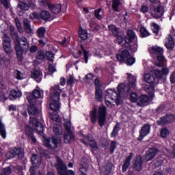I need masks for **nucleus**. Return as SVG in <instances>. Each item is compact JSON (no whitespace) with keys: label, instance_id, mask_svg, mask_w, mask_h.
<instances>
[{"label":"nucleus","instance_id":"nucleus-1","mask_svg":"<svg viewBox=\"0 0 175 175\" xmlns=\"http://www.w3.org/2000/svg\"><path fill=\"white\" fill-rule=\"evenodd\" d=\"M136 87V77H134L131 73H127V81L124 83H120L118 86V91L113 89H108L105 94V103L108 107H111V103L108 100L110 98L112 100L116 103L117 106L122 102V94L124 92H129L131 88Z\"/></svg>","mask_w":175,"mask_h":175},{"label":"nucleus","instance_id":"nucleus-2","mask_svg":"<svg viewBox=\"0 0 175 175\" xmlns=\"http://www.w3.org/2000/svg\"><path fill=\"white\" fill-rule=\"evenodd\" d=\"M28 113L30 116L29 125L34 126L38 133H42L44 131L43 124L38 120V117L40 116V110L38 109L35 104H30L28 107Z\"/></svg>","mask_w":175,"mask_h":175},{"label":"nucleus","instance_id":"nucleus-3","mask_svg":"<svg viewBox=\"0 0 175 175\" xmlns=\"http://www.w3.org/2000/svg\"><path fill=\"white\" fill-rule=\"evenodd\" d=\"M62 92V90L59 88V85H55L51 88L50 99L51 100L50 103V109L53 111H57L59 110L61 104L59 103L60 94Z\"/></svg>","mask_w":175,"mask_h":175},{"label":"nucleus","instance_id":"nucleus-4","mask_svg":"<svg viewBox=\"0 0 175 175\" xmlns=\"http://www.w3.org/2000/svg\"><path fill=\"white\" fill-rule=\"evenodd\" d=\"M106 113L107 109L103 105L100 106L97 111L94 109L90 111V113L91 122L95 123L98 120V125H100V126H103V125H105V122H106Z\"/></svg>","mask_w":175,"mask_h":175},{"label":"nucleus","instance_id":"nucleus-5","mask_svg":"<svg viewBox=\"0 0 175 175\" xmlns=\"http://www.w3.org/2000/svg\"><path fill=\"white\" fill-rule=\"evenodd\" d=\"M148 51L151 57L157 56V59L158 62L155 63L156 66L159 68L163 67V62L166 61L165 56H163V48L158 46H150L148 49Z\"/></svg>","mask_w":175,"mask_h":175},{"label":"nucleus","instance_id":"nucleus-6","mask_svg":"<svg viewBox=\"0 0 175 175\" xmlns=\"http://www.w3.org/2000/svg\"><path fill=\"white\" fill-rule=\"evenodd\" d=\"M56 161H57V170L59 173V175H75V172L72 170H68V167H66V165H64L62 162V160L58 157H56Z\"/></svg>","mask_w":175,"mask_h":175},{"label":"nucleus","instance_id":"nucleus-7","mask_svg":"<svg viewBox=\"0 0 175 175\" xmlns=\"http://www.w3.org/2000/svg\"><path fill=\"white\" fill-rule=\"evenodd\" d=\"M146 92L150 95V96L142 94L139 97V100L141 102V103H150L151 100H152L154 98V92H155V89L153 88V86H149L148 88H146Z\"/></svg>","mask_w":175,"mask_h":175},{"label":"nucleus","instance_id":"nucleus-8","mask_svg":"<svg viewBox=\"0 0 175 175\" xmlns=\"http://www.w3.org/2000/svg\"><path fill=\"white\" fill-rule=\"evenodd\" d=\"M81 143H83L85 146L91 147L92 151H96L98 150V144L95 141V138L91 135L84 136L83 139H81Z\"/></svg>","mask_w":175,"mask_h":175},{"label":"nucleus","instance_id":"nucleus-9","mask_svg":"<svg viewBox=\"0 0 175 175\" xmlns=\"http://www.w3.org/2000/svg\"><path fill=\"white\" fill-rule=\"evenodd\" d=\"M64 128L68 132V133L64 135V142L68 144L70 142V140H73V139H75V135H73L72 131H70V129L72 128L70 118H64Z\"/></svg>","mask_w":175,"mask_h":175},{"label":"nucleus","instance_id":"nucleus-10","mask_svg":"<svg viewBox=\"0 0 175 175\" xmlns=\"http://www.w3.org/2000/svg\"><path fill=\"white\" fill-rule=\"evenodd\" d=\"M12 38L14 40V47L16 51V55L18 59H21V57H23V53H24V51L23 49V47L21 46V43L20 42L18 34L17 33H12Z\"/></svg>","mask_w":175,"mask_h":175},{"label":"nucleus","instance_id":"nucleus-11","mask_svg":"<svg viewBox=\"0 0 175 175\" xmlns=\"http://www.w3.org/2000/svg\"><path fill=\"white\" fill-rule=\"evenodd\" d=\"M16 155H18L19 158H24V152L21 148H12L10 151L5 154L7 159H13Z\"/></svg>","mask_w":175,"mask_h":175},{"label":"nucleus","instance_id":"nucleus-12","mask_svg":"<svg viewBox=\"0 0 175 175\" xmlns=\"http://www.w3.org/2000/svg\"><path fill=\"white\" fill-rule=\"evenodd\" d=\"M52 143V144H51ZM43 144L45 146V147H47V148H57L58 146L61 144V140L53 137L51 139V142L50 141V139L45 138L43 141Z\"/></svg>","mask_w":175,"mask_h":175},{"label":"nucleus","instance_id":"nucleus-13","mask_svg":"<svg viewBox=\"0 0 175 175\" xmlns=\"http://www.w3.org/2000/svg\"><path fill=\"white\" fill-rule=\"evenodd\" d=\"M3 47L6 54L12 53V40L8 34L5 33L3 37Z\"/></svg>","mask_w":175,"mask_h":175},{"label":"nucleus","instance_id":"nucleus-14","mask_svg":"<svg viewBox=\"0 0 175 175\" xmlns=\"http://www.w3.org/2000/svg\"><path fill=\"white\" fill-rule=\"evenodd\" d=\"M159 152V150L157 148H149L144 155V159L146 162L149 161H152L155 157H157V154Z\"/></svg>","mask_w":175,"mask_h":175},{"label":"nucleus","instance_id":"nucleus-15","mask_svg":"<svg viewBox=\"0 0 175 175\" xmlns=\"http://www.w3.org/2000/svg\"><path fill=\"white\" fill-rule=\"evenodd\" d=\"M174 36V29H172L170 31V35L168 36V38L165 41V47L167 49V50H173V49H174V39L173 38Z\"/></svg>","mask_w":175,"mask_h":175},{"label":"nucleus","instance_id":"nucleus-16","mask_svg":"<svg viewBox=\"0 0 175 175\" xmlns=\"http://www.w3.org/2000/svg\"><path fill=\"white\" fill-rule=\"evenodd\" d=\"M8 99V90H6V85L3 82L0 77V100L5 102Z\"/></svg>","mask_w":175,"mask_h":175},{"label":"nucleus","instance_id":"nucleus-17","mask_svg":"<svg viewBox=\"0 0 175 175\" xmlns=\"http://www.w3.org/2000/svg\"><path fill=\"white\" fill-rule=\"evenodd\" d=\"M174 121H175L174 115H167L157 120V124L158 125H166V124H170V122H174Z\"/></svg>","mask_w":175,"mask_h":175},{"label":"nucleus","instance_id":"nucleus-18","mask_svg":"<svg viewBox=\"0 0 175 175\" xmlns=\"http://www.w3.org/2000/svg\"><path fill=\"white\" fill-rule=\"evenodd\" d=\"M150 131H151V126L149 124L144 125L139 131L138 140H143L146 136L150 134Z\"/></svg>","mask_w":175,"mask_h":175},{"label":"nucleus","instance_id":"nucleus-19","mask_svg":"<svg viewBox=\"0 0 175 175\" xmlns=\"http://www.w3.org/2000/svg\"><path fill=\"white\" fill-rule=\"evenodd\" d=\"M103 53H105V55H111V54H113V53H114V47L109 45L108 46H106L105 48H103V49L100 51L98 53V51H96L95 55L97 57L102 58L103 57Z\"/></svg>","mask_w":175,"mask_h":175},{"label":"nucleus","instance_id":"nucleus-20","mask_svg":"<svg viewBox=\"0 0 175 175\" xmlns=\"http://www.w3.org/2000/svg\"><path fill=\"white\" fill-rule=\"evenodd\" d=\"M34 131H38V129H36V127H35V126L27 125L25 128V133L27 135V136H29V137H30V139H31L33 143L36 142V138L33 137Z\"/></svg>","mask_w":175,"mask_h":175},{"label":"nucleus","instance_id":"nucleus-21","mask_svg":"<svg viewBox=\"0 0 175 175\" xmlns=\"http://www.w3.org/2000/svg\"><path fill=\"white\" fill-rule=\"evenodd\" d=\"M131 53L127 50H123L121 53H118L116 55V58L119 62H124L126 59H128Z\"/></svg>","mask_w":175,"mask_h":175},{"label":"nucleus","instance_id":"nucleus-22","mask_svg":"<svg viewBox=\"0 0 175 175\" xmlns=\"http://www.w3.org/2000/svg\"><path fill=\"white\" fill-rule=\"evenodd\" d=\"M31 79H33L37 83H40L43 79V74L40 70H36L31 72Z\"/></svg>","mask_w":175,"mask_h":175},{"label":"nucleus","instance_id":"nucleus-23","mask_svg":"<svg viewBox=\"0 0 175 175\" xmlns=\"http://www.w3.org/2000/svg\"><path fill=\"white\" fill-rule=\"evenodd\" d=\"M133 166L135 170H137V172H140V170H142L143 166V159L142 158V156L137 157Z\"/></svg>","mask_w":175,"mask_h":175},{"label":"nucleus","instance_id":"nucleus-24","mask_svg":"<svg viewBox=\"0 0 175 175\" xmlns=\"http://www.w3.org/2000/svg\"><path fill=\"white\" fill-rule=\"evenodd\" d=\"M49 9L55 14H58L61 12L62 6L59 4H49L47 3Z\"/></svg>","mask_w":175,"mask_h":175},{"label":"nucleus","instance_id":"nucleus-25","mask_svg":"<svg viewBox=\"0 0 175 175\" xmlns=\"http://www.w3.org/2000/svg\"><path fill=\"white\" fill-rule=\"evenodd\" d=\"M163 8L162 7H157L154 9L153 12L152 13V17H154V18H159L163 16Z\"/></svg>","mask_w":175,"mask_h":175},{"label":"nucleus","instance_id":"nucleus-26","mask_svg":"<svg viewBox=\"0 0 175 175\" xmlns=\"http://www.w3.org/2000/svg\"><path fill=\"white\" fill-rule=\"evenodd\" d=\"M133 158V153H130L129 156L126 159L123 164L122 172H126V170H128V168L131 165V161H132Z\"/></svg>","mask_w":175,"mask_h":175},{"label":"nucleus","instance_id":"nucleus-27","mask_svg":"<svg viewBox=\"0 0 175 175\" xmlns=\"http://www.w3.org/2000/svg\"><path fill=\"white\" fill-rule=\"evenodd\" d=\"M23 93L19 90H12L10 92V99H17V98H21Z\"/></svg>","mask_w":175,"mask_h":175},{"label":"nucleus","instance_id":"nucleus-28","mask_svg":"<svg viewBox=\"0 0 175 175\" xmlns=\"http://www.w3.org/2000/svg\"><path fill=\"white\" fill-rule=\"evenodd\" d=\"M134 39H136V34H135V32L132 30L129 31L127 36L125 37V41L126 43H129L133 42Z\"/></svg>","mask_w":175,"mask_h":175},{"label":"nucleus","instance_id":"nucleus-29","mask_svg":"<svg viewBox=\"0 0 175 175\" xmlns=\"http://www.w3.org/2000/svg\"><path fill=\"white\" fill-rule=\"evenodd\" d=\"M144 81L148 84H152L155 81V77L151 75L150 73H145L144 75Z\"/></svg>","mask_w":175,"mask_h":175},{"label":"nucleus","instance_id":"nucleus-30","mask_svg":"<svg viewBox=\"0 0 175 175\" xmlns=\"http://www.w3.org/2000/svg\"><path fill=\"white\" fill-rule=\"evenodd\" d=\"M124 3L122 0H113L112 8L114 12H120L118 10L119 6H121Z\"/></svg>","mask_w":175,"mask_h":175},{"label":"nucleus","instance_id":"nucleus-31","mask_svg":"<svg viewBox=\"0 0 175 175\" xmlns=\"http://www.w3.org/2000/svg\"><path fill=\"white\" fill-rule=\"evenodd\" d=\"M151 28H152V32L156 35L155 39H159V38H161V36L158 35V33L159 32V25L152 23H151Z\"/></svg>","mask_w":175,"mask_h":175},{"label":"nucleus","instance_id":"nucleus-32","mask_svg":"<svg viewBox=\"0 0 175 175\" xmlns=\"http://www.w3.org/2000/svg\"><path fill=\"white\" fill-rule=\"evenodd\" d=\"M172 152H171L170 150H167V148H165V154H166L168 158H170L171 159H175V144L172 146Z\"/></svg>","mask_w":175,"mask_h":175},{"label":"nucleus","instance_id":"nucleus-33","mask_svg":"<svg viewBox=\"0 0 175 175\" xmlns=\"http://www.w3.org/2000/svg\"><path fill=\"white\" fill-rule=\"evenodd\" d=\"M31 161L33 165H36V166H38L40 165V162H42V158L38 157L36 154H32Z\"/></svg>","mask_w":175,"mask_h":175},{"label":"nucleus","instance_id":"nucleus-34","mask_svg":"<svg viewBox=\"0 0 175 175\" xmlns=\"http://www.w3.org/2000/svg\"><path fill=\"white\" fill-rule=\"evenodd\" d=\"M79 35L81 40H85L88 38L87 30L80 27L79 30Z\"/></svg>","mask_w":175,"mask_h":175},{"label":"nucleus","instance_id":"nucleus-35","mask_svg":"<svg viewBox=\"0 0 175 175\" xmlns=\"http://www.w3.org/2000/svg\"><path fill=\"white\" fill-rule=\"evenodd\" d=\"M0 135L3 139L6 138V128L5 124L2 122V120L0 119Z\"/></svg>","mask_w":175,"mask_h":175},{"label":"nucleus","instance_id":"nucleus-36","mask_svg":"<svg viewBox=\"0 0 175 175\" xmlns=\"http://www.w3.org/2000/svg\"><path fill=\"white\" fill-rule=\"evenodd\" d=\"M32 96L37 98H42L43 96V91L40 90V88L37 86V88L33 91Z\"/></svg>","mask_w":175,"mask_h":175},{"label":"nucleus","instance_id":"nucleus-37","mask_svg":"<svg viewBox=\"0 0 175 175\" xmlns=\"http://www.w3.org/2000/svg\"><path fill=\"white\" fill-rule=\"evenodd\" d=\"M169 135H170V131H169V129H167V128H163L161 129L160 131L161 137H162L163 139H165V137H167Z\"/></svg>","mask_w":175,"mask_h":175},{"label":"nucleus","instance_id":"nucleus-38","mask_svg":"<svg viewBox=\"0 0 175 175\" xmlns=\"http://www.w3.org/2000/svg\"><path fill=\"white\" fill-rule=\"evenodd\" d=\"M45 33H46V28L44 27H40L37 30V35L38 38H40V39H43V38H44Z\"/></svg>","mask_w":175,"mask_h":175},{"label":"nucleus","instance_id":"nucleus-39","mask_svg":"<svg viewBox=\"0 0 175 175\" xmlns=\"http://www.w3.org/2000/svg\"><path fill=\"white\" fill-rule=\"evenodd\" d=\"M53 132L56 136L62 135V127L60 125H56L53 128Z\"/></svg>","mask_w":175,"mask_h":175},{"label":"nucleus","instance_id":"nucleus-40","mask_svg":"<svg viewBox=\"0 0 175 175\" xmlns=\"http://www.w3.org/2000/svg\"><path fill=\"white\" fill-rule=\"evenodd\" d=\"M40 17L42 18V20H50V17H51V15L50 14V12L49 11H42L40 13Z\"/></svg>","mask_w":175,"mask_h":175},{"label":"nucleus","instance_id":"nucleus-41","mask_svg":"<svg viewBox=\"0 0 175 175\" xmlns=\"http://www.w3.org/2000/svg\"><path fill=\"white\" fill-rule=\"evenodd\" d=\"M23 24L25 29H26L27 32H32V29L31 28V23H29V21H28L27 19H25L23 21Z\"/></svg>","mask_w":175,"mask_h":175},{"label":"nucleus","instance_id":"nucleus-42","mask_svg":"<svg viewBox=\"0 0 175 175\" xmlns=\"http://www.w3.org/2000/svg\"><path fill=\"white\" fill-rule=\"evenodd\" d=\"M141 32V36L142 38H147V36H150V32H148V30L146 29L144 27H142L140 29Z\"/></svg>","mask_w":175,"mask_h":175},{"label":"nucleus","instance_id":"nucleus-43","mask_svg":"<svg viewBox=\"0 0 175 175\" xmlns=\"http://www.w3.org/2000/svg\"><path fill=\"white\" fill-rule=\"evenodd\" d=\"M77 81H79V80L75 79L73 75H70L67 79V85H73V84H75V83H77Z\"/></svg>","mask_w":175,"mask_h":175},{"label":"nucleus","instance_id":"nucleus-44","mask_svg":"<svg viewBox=\"0 0 175 175\" xmlns=\"http://www.w3.org/2000/svg\"><path fill=\"white\" fill-rule=\"evenodd\" d=\"M108 28L115 36H118V29L114 25H109Z\"/></svg>","mask_w":175,"mask_h":175},{"label":"nucleus","instance_id":"nucleus-45","mask_svg":"<svg viewBox=\"0 0 175 175\" xmlns=\"http://www.w3.org/2000/svg\"><path fill=\"white\" fill-rule=\"evenodd\" d=\"M130 100L133 103H136L139 100V96L135 92H132L130 96Z\"/></svg>","mask_w":175,"mask_h":175},{"label":"nucleus","instance_id":"nucleus-46","mask_svg":"<svg viewBox=\"0 0 175 175\" xmlns=\"http://www.w3.org/2000/svg\"><path fill=\"white\" fill-rule=\"evenodd\" d=\"M18 6L22 10H28V9H29V6L28 5V4L23 1H18Z\"/></svg>","mask_w":175,"mask_h":175},{"label":"nucleus","instance_id":"nucleus-47","mask_svg":"<svg viewBox=\"0 0 175 175\" xmlns=\"http://www.w3.org/2000/svg\"><path fill=\"white\" fill-rule=\"evenodd\" d=\"M151 72H154V75L157 79H162L163 77V74L162 73V71L159 70H157L155 68H152V70H150Z\"/></svg>","mask_w":175,"mask_h":175},{"label":"nucleus","instance_id":"nucleus-48","mask_svg":"<svg viewBox=\"0 0 175 175\" xmlns=\"http://www.w3.org/2000/svg\"><path fill=\"white\" fill-rule=\"evenodd\" d=\"M96 98L98 102L103 100V96H102V90H96Z\"/></svg>","mask_w":175,"mask_h":175},{"label":"nucleus","instance_id":"nucleus-49","mask_svg":"<svg viewBox=\"0 0 175 175\" xmlns=\"http://www.w3.org/2000/svg\"><path fill=\"white\" fill-rule=\"evenodd\" d=\"M120 123L117 122L116 125L114 126L113 130L111 133V136L114 137L117 133H118V131H120Z\"/></svg>","mask_w":175,"mask_h":175},{"label":"nucleus","instance_id":"nucleus-50","mask_svg":"<svg viewBox=\"0 0 175 175\" xmlns=\"http://www.w3.org/2000/svg\"><path fill=\"white\" fill-rule=\"evenodd\" d=\"M135 62H136V59L133 57H128L126 61V65H129L130 66H132V65H133Z\"/></svg>","mask_w":175,"mask_h":175},{"label":"nucleus","instance_id":"nucleus-51","mask_svg":"<svg viewBox=\"0 0 175 175\" xmlns=\"http://www.w3.org/2000/svg\"><path fill=\"white\" fill-rule=\"evenodd\" d=\"M36 59L43 61L44 59V52L40 51L37 53Z\"/></svg>","mask_w":175,"mask_h":175},{"label":"nucleus","instance_id":"nucleus-52","mask_svg":"<svg viewBox=\"0 0 175 175\" xmlns=\"http://www.w3.org/2000/svg\"><path fill=\"white\" fill-rule=\"evenodd\" d=\"M94 84H95V86H96V91L102 90L101 89L102 84L100 83V81H99V79H96L95 81H94Z\"/></svg>","mask_w":175,"mask_h":175},{"label":"nucleus","instance_id":"nucleus-53","mask_svg":"<svg viewBox=\"0 0 175 175\" xmlns=\"http://www.w3.org/2000/svg\"><path fill=\"white\" fill-rule=\"evenodd\" d=\"M16 77L18 80H23L25 77L21 72L20 71H15Z\"/></svg>","mask_w":175,"mask_h":175},{"label":"nucleus","instance_id":"nucleus-54","mask_svg":"<svg viewBox=\"0 0 175 175\" xmlns=\"http://www.w3.org/2000/svg\"><path fill=\"white\" fill-rule=\"evenodd\" d=\"M116 148H117V144L116 143V142L112 141L111 142V147H110L111 154H113V152H114V150H116Z\"/></svg>","mask_w":175,"mask_h":175},{"label":"nucleus","instance_id":"nucleus-55","mask_svg":"<svg viewBox=\"0 0 175 175\" xmlns=\"http://www.w3.org/2000/svg\"><path fill=\"white\" fill-rule=\"evenodd\" d=\"M15 24L18 28V31L19 32H23V28L21 27V24L20 23V21L18 18H15Z\"/></svg>","mask_w":175,"mask_h":175},{"label":"nucleus","instance_id":"nucleus-56","mask_svg":"<svg viewBox=\"0 0 175 175\" xmlns=\"http://www.w3.org/2000/svg\"><path fill=\"white\" fill-rule=\"evenodd\" d=\"M102 9H98L97 10L95 11V17H96L98 20H102L103 17H102V14H100V12H101Z\"/></svg>","mask_w":175,"mask_h":175},{"label":"nucleus","instance_id":"nucleus-57","mask_svg":"<svg viewBox=\"0 0 175 175\" xmlns=\"http://www.w3.org/2000/svg\"><path fill=\"white\" fill-rule=\"evenodd\" d=\"M81 47H82V51L83 53L85 62V64H88V53L85 50H84V49H83V46Z\"/></svg>","mask_w":175,"mask_h":175},{"label":"nucleus","instance_id":"nucleus-58","mask_svg":"<svg viewBox=\"0 0 175 175\" xmlns=\"http://www.w3.org/2000/svg\"><path fill=\"white\" fill-rule=\"evenodd\" d=\"M46 56L47 57L48 59H49V61H53V59H54V54H53L51 52H46Z\"/></svg>","mask_w":175,"mask_h":175},{"label":"nucleus","instance_id":"nucleus-59","mask_svg":"<svg viewBox=\"0 0 175 175\" xmlns=\"http://www.w3.org/2000/svg\"><path fill=\"white\" fill-rule=\"evenodd\" d=\"M38 51V46L36 45H33L29 48V52L31 53V54H33Z\"/></svg>","mask_w":175,"mask_h":175},{"label":"nucleus","instance_id":"nucleus-60","mask_svg":"<svg viewBox=\"0 0 175 175\" xmlns=\"http://www.w3.org/2000/svg\"><path fill=\"white\" fill-rule=\"evenodd\" d=\"M49 75H53L54 72H56L57 70L55 69V68H54V66H53V65H49Z\"/></svg>","mask_w":175,"mask_h":175},{"label":"nucleus","instance_id":"nucleus-61","mask_svg":"<svg viewBox=\"0 0 175 175\" xmlns=\"http://www.w3.org/2000/svg\"><path fill=\"white\" fill-rule=\"evenodd\" d=\"M170 80L172 83V84H174L175 83V70L172 72L170 75Z\"/></svg>","mask_w":175,"mask_h":175},{"label":"nucleus","instance_id":"nucleus-62","mask_svg":"<svg viewBox=\"0 0 175 175\" xmlns=\"http://www.w3.org/2000/svg\"><path fill=\"white\" fill-rule=\"evenodd\" d=\"M23 52H27L29 50V42H26L23 44Z\"/></svg>","mask_w":175,"mask_h":175},{"label":"nucleus","instance_id":"nucleus-63","mask_svg":"<svg viewBox=\"0 0 175 175\" xmlns=\"http://www.w3.org/2000/svg\"><path fill=\"white\" fill-rule=\"evenodd\" d=\"M130 50L133 53H136V51H137V44L135 43L134 45H131L130 46Z\"/></svg>","mask_w":175,"mask_h":175},{"label":"nucleus","instance_id":"nucleus-64","mask_svg":"<svg viewBox=\"0 0 175 175\" xmlns=\"http://www.w3.org/2000/svg\"><path fill=\"white\" fill-rule=\"evenodd\" d=\"M163 73V76H167V75H169V68L166 67H163L161 70Z\"/></svg>","mask_w":175,"mask_h":175}]
</instances>
